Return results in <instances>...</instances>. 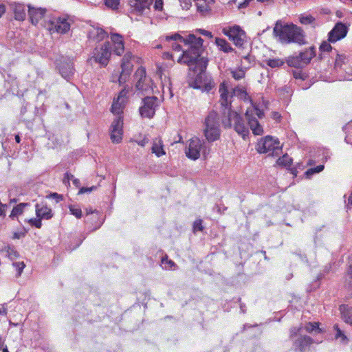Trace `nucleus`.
Listing matches in <instances>:
<instances>
[{
    "label": "nucleus",
    "instance_id": "nucleus-1",
    "mask_svg": "<svg viewBox=\"0 0 352 352\" xmlns=\"http://www.w3.org/2000/svg\"><path fill=\"white\" fill-rule=\"evenodd\" d=\"M166 40L179 41L189 46L188 49L184 51L182 54L178 58V63L192 66L197 64L199 60L203 51L204 42L201 37H197L194 34H189L186 38H184L179 34L175 33L171 36H166Z\"/></svg>",
    "mask_w": 352,
    "mask_h": 352
},
{
    "label": "nucleus",
    "instance_id": "nucleus-2",
    "mask_svg": "<svg viewBox=\"0 0 352 352\" xmlns=\"http://www.w3.org/2000/svg\"><path fill=\"white\" fill-rule=\"evenodd\" d=\"M233 94L245 102H250L252 106L247 109L245 113V118L252 133L255 135H261L263 133V128L260 124L258 118L261 119L264 117V111L253 103L244 87H235L233 89Z\"/></svg>",
    "mask_w": 352,
    "mask_h": 352
},
{
    "label": "nucleus",
    "instance_id": "nucleus-3",
    "mask_svg": "<svg viewBox=\"0 0 352 352\" xmlns=\"http://www.w3.org/2000/svg\"><path fill=\"white\" fill-rule=\"evenodd\" d=\"M274 33L279 37L282 42L286 43H296L304 45L305 42V34L302 30L294 24L285 25L274 28Z\"/></svg>",
    "mask_w": 352,
    "mask_h": 352
},
{
    "label": "nucleus",
    "instance_id": "nucleus-4",
    "mask_svg": "<svg viewBox=\"0 0 352 352\" xmlns=\"http://www.w3.org/2000/svg\"><path fill=\"white\" fill-rule=\"evenodd\" d=\"M73 17L68 14H62L58 16H52L44 20L43 26L51 34L56 33L65 34L70 31L74 23Z\"/></svg>",
    "mask_w": 352,
    "mask_h": 352
},
{
    "label": "nucleus",
    "instance_id": "nucleus-5",
    "mask_svg": "<svg viewBox=\"0 0 352 352\" xmlns=\"http://www.w3.org/2000/svg\"><path fill=\"white\" fill-rule=\"evenodd\" d=\"M221 122L225 128L233 126L234 131L243 139L249 135V128L245 125L243 118L236 111L229 110Z\"/></svg>",
    "mask_w": 352,
    "mask_h": 352
},
{
    "label": "nucleus",
    "instance_id": "nucleus-6",
    "mask_svg": "<svg viewBox=\"0 0 352 352\" xmlns=\"http://www.w3.org/2000/svg\"><path fill=\"white\" fill-rule=\"evenodd\" d=\"M256 150L258 153L278 156L282 153V146L278 138L267 135L257 142Z\"/></svg>",
    "mask_w": 352,
    "mask_h": 352
},
{
    "label": "nucleus",
    "instance_id": "nucleus-7",
    "mask_svg": "<svg viewBox=\"0 0 352 352\" xmlns=\"http://www.w3.org/2000/svg\"><path fill=\"white\" fill-rule=\"evenodd\" d=\"M315 56V47H309L300 52L298 54L289 56L285 62L289 67L303 68L310 63L311 60Z\"/></svg>",
    "mask_w": 352,
    "mask_h": 352
},
{
    "label": "nucleus",
    "instance_id": "nucleus-8",
    "mask_svg": "<svg viewBox=\"0 0 352 352\" xmlns=\"http://www.w3.org/2000/svg\"><path fill=\"white\" fill-rule=\"evenodd\" d=\"M204 135L209 142H214L220 137L219 118L215 111H211L205 119Z\"/></svg>",
    "mask_w": 352,
    "mask_h": 352
},
{
    "label": "nucleus",
    "instance_id": "nucleus-9",
    "mask_svg": "<svg viewBox=\"0 0 352 352\" xmlns=\"http://www.w3.org/2000/svg\"><path fill=\"white\" fill-rule=\"evenodd\" d=\"M222 32L233 42L235 46L243 47L246 38V33L239 25H235L232 27L224 28Z\"/></svg>",
    "mask_w": 352,
    "mask_h": 352
},
{
    "label": "nucleus",
    "instance_id": "nucleus-10",
    "mask_svg": "<svg viewBox=\"0 0 352 352\" xmlns=\"http://www.w3.org/2000/svg\"><path fill=\"white\" fill-rule=\"evenodd\" d=\"M158 105V98L156 96H147L143 98L142 105L139 108L141 117L148 119L153 118Z\"/></svg>",
    "mask_w": 352,
    "mask_h": 352
},
{
    "label": "nucleus",
    "instance_id": "nucleus-11",
    "mask_svg": "<svg viewBox=\"0 0 352 352\" xmlns=\"http://www.w3.org/2000/svg\"><path fill=\"white\" fill-rule=\"evenodd\" d=\"M214 82L210 77H208L204 73H199L196 77L189 82V86L193 89H201L203 91L209 92L214 87Z\"/></svg>",
    "mask_w": 352,
    "mask_h": 352
},
{
    "label": "nucleus",
    "instance_id": "nucleus-12",
    "mask_svg": "<svg viewBox=\"0 0 352 352\" xmlns=\"http://www.w3.org/2000/svg\"><path fill=\"white\" fill-rule=\"evenodd\" d=\"M123 117L118 116L112 122L110 127V138L113 143L119 144L122 140Z\"/></svg>",
    "mask_w": 352,
    "mask_h": 352
},
{
    "label": "nucleus",
    "instance_id": "nucleus-13",
    "mask_svg": "<svg viewBox=\"0 0 352 352\" xmlns=\"http://www.w3.org/2000/svg\"><path fill=\"white\" fill-rule=\"evenodd\" d=\"M111 48L109 41L104 43L99 50L96 48L94 56L95 60L103 66L107 65L111 54Z\"/></svg>",
    "mask_w": 352,
    "mask_h": 352
},
{
    "label": "nucleus",
    "instance_id": "nucleus-14",
    "mask_svg": "<svg viewBox=\"0 0 352 352\" xmlns=\"http://www.w3.org/2000/svg\"><path fill=\"white\" fill-rule=\"evenodd\" d=\"M129 90L124 88L120 91L118 97L113 99L111 111L113 114L118 115V116H122L123 109L127 102V94Z\"/></svg>",
    "mask_w": 352,
    "mask_h": 352
},
{
    "label": "nucleus",
    "instance_id": "nucleus-15",
    "mask_svg": "<svg viewBox=\"0 0 352 352\" xmlns=\"http://www.w3.org/2000/svg\"><path fill=\"white\" fill-rule=\"evenodd\" d=\"M219 92L220 94L219 102L221 105L225 108L223 113L227 115L228 111L232 110L231 98L234 96L233 91L230 94L226 82H223L219 85Z\"/></svg>",
    "mask_w": 352,
    "mask_h": 352
},
{
    "label": "nucleus",
    "instance_id": "nucleus-16",
    "mask_svg": "<svg viewBox=\"0 0 352 352\" xmlns=\"http://www.w3.org/2000/svg\"><path fill=\"white\" fill-rule=\"evenodd\" d=\"M202 143L198 138H192L189 140L186 148V155L188 158L196 160L200 157Z\"/></svg>",
    "mask_w": 352,
    "mask_h": 352
},
{
    "label": "nucleus",
    "instance_id": "nucleus-17",
    "mask_svg": "<svg viewBox=\"0 0 352 352\" xmlns=\"http://www.w3.org/2000/svg\"><path fill=\"white\" fill-rule=\"evenodd\" d=\"M28 12L31 23L34 25H36L45 16L47 9L45 8L28 4Z\"/></svg>",
    "mask_w": 352,
    "mask_h": 352
},
{
    "label": "nucleus",
    "instance_id": "nucleus-18",
    "mask_svg": "<svg viewBox=\"0 0 352 352\" xmlns=\"http://www.w3.org/2000/svg\"><path fill=\"white\" fill-rule=\"evenodd\" d=\"M347 32V27L344 23L338 22L329 32V41L334 43L344 38L346 36Z\"/></svg>",
    "mask_w": 352,
    "mask_h": 352
},
{
    "label": "nucleus",
    "instance_id": "nucleus-19",
    "mask_svg": "<svg viewBox=\"0 0 352 352\" xmlns=\"http://www.w3.org/2000/svg\"><path fill=\"white\" fill-rule=\"evenodd\" d=\"M314 343V339L309 336L300 335L293 340L295 351L305 352Z\"/></svg>",
    "mask_w": 352,
    "mask_h": 352
},
{
    "label": "nucleus",
    "instance_id": "nucleus-20",
    "mask_svg": "<svg viewBox=\"0 0 352 352\" xmlns=\"http://www.w3.org/2000/svg\"><path fill=\"white\" fill-rule=\"evenodd\" d=\"M135 78L137 79L135 87L140 91H147L150 88V80L146 77V69L143 67L138 68L135 73Z\"/></svg>",
    "mask_w": 352,
    "mask_h": 352
},
{
    "label": "nucleus",
    "instance_id": "nucleus-21",
    "mask_svg": "<svg viewBox=\"0 0 352 352\" xmlns=\"http://www.w3.org/2000/svg\"><path fill=\"white\" fill-rule=\"evenodd\" d=\"M153 0H129V5L132 12L142 15L145 10H149Z\"/></svg>",
    "mask_w": 352,
    "mask_h": 352
},
{
    "label": "nucleus",
    "instance_id": "nucleus-22",
    "mask_svg": "<svg viewBox=\"0 0 352 352\" xmlns=\"http://www.w3.org/2000/svg\"><path fill=\"white\" fill-rule=\"evenodd\" d=\"M35 212L36 217H39L42 219L49 220L53 217L52 209L46 204H36L35 205Z\"/></svg>",
    "mask_w": 352,
    "mask_h": 352
},
{
    "label": "nucleus",
    "instance_id": "nucleus-23",
    "mask_svg": "<svg viewBox=\"0 0 352 352\" xmlns=\"http://www.w3.org/2000/svg\"><path fill=\"white\" fill-rule=\"evenodd\" d=\"M339 311L342 320L352 327V307L342 304L339 306Z\"/></svg>",
    "mask_w": 352,
    "mask_h": 352
},
{
    "label": "nucleus",
    "instance_id": "nucleus-24",
    "mask_svg": "<svg viewBox=\"0 0 352 352\" xmlns=\"http://www.w3.org/2000/svg\"><path fill=\"white\" fill-rule=\"evenodd\" d=\"M196 3L197 11L203 16L209 14L211 12V6L214 4V0H197Z\"/></svg>",
    "mask_w": 352,
    "mask_h": 352
},
{
    "label": "nucleus",
    "instance_id": "nucleus-25",
    "mask_svg": "<svg viewBox=\"0 0 352 352\" xmlns=\"http://www.w3.org/2000/svg\"><path fill=\"white\" fill-rule=\"evenodd\" d=\"M133 67V66L131 62H122V72L118 79L120 84L126 81V78L129 76L131 72H132Z\"/></svg>",
    "mask_w": 352,
    "mask_h": 352
},
{
    "label": "nucleus",
    "instance_id": "nucleus-26",
    "mask_svg": "<svg viewBox=\"0 0 352 352\" xmlns=\"http://www.w3.org/2000/svg\"><path fill=\"white\" fill-rule=\"evenodd\" d=\"M151 149L152 153H155L157 157H161L166 154L161 138H157L153 140Z\"/></svg>",
    "mask_w": 352,
    "mask_h": 352
},
{
    "label": "nucleus",
    "instance_id": "nucleus-27",
    "mask_svg": "<svg viewBox=\"0 0 352 352\" xmlns=\"http://www.w3.org/2000/svg\"><path fill=\"white\" fill-rule=\"evenodd\" d=\"M215 44L219 47V50L225 53H228L234 50L230 44L224 38H216Z\"/></svg>",
    "mask_w": 352,
    "mask_h": 352
},
{
    "label": "nucleus",
    "instance_id": "nucleus-28",
    "mask_svg": "<svg viewBox=\"0 0 352 352\" xmlns=\"http://www.w3.org/2000/svg\"><path fill=\"white\" fill-rule=\"evenodd\" d=\"M320 323L319 322H308L305 324L304 329L307 333L317 332L322 333L323 332L322 329L320 328Z\"/></svg>",
    "mask_w": 352,
    "mask_h": 352
},
{
    "label": "nucleus",
    "instance_id": "nucleus-29",
    "mask_svg": "<svg viewBox=\"0 0 352 352\" xmlns=\"http://www.w3.org/2000/svg\"><path fill=\"white\" fill-rule=\"evenodd\" d=\"M29 204L28 203H21L16 206L13 208V209L11 211V213L10 214V217L11 219H14L15 217H17L18 216L23 214L24 209L25 207H27Z\"/></svg>",
    "mask_w": 352,
    "mask_h": 352
},
{
    "label": "nucleus",
    "instance_id": "nucleus-30",
    "mask_svg": "<svg viewBox=\"0 0 352 352\" xmlns=\"http://www.w3.org/2000/svg\"><path fill=\"white\" fill-rule=\"evenodd\" d=\"M276 164L278 166L289 168L292 164V158L285 154L276 160Z\"/></svg>",
    "mask_w": 352,
    "mask_h": 352
},
{
    "label": "nucleus",
    "instance_id": "nucleus-31",
    "mask_svg": "<svg viewBox=\"0 0 352 352\" xmlns=\"http://www.w3.org/2000/svg\"><path fill=\"white\" fill-rule=\"evenodd\" d=\"M14 18L16 20L24 21L25 19V16H26L25 11L23 6L21 5L16 6L14 10Z\"/></svg>",
    "mask_w": 352,
    "mask_h": 352
},
{
    "label": "nucleus",
    "instance_id": "nucleus-32",
    "mask_svg": "<svg viewBox=\"0 0 352 352\" xmlns=\"http://www.w3.org/2000/svg\"><path fill=\"white\" fill-rule=\"evenodd\" d=\"M333 329L336 331L335 338L340 339V341L342 343L347 344L349 342V339L346 337V336L344 333V332L340 329L338 324H335L333 325Z\"/></svg>",
    "mask_w": 352,
    "mask_h": 352
},
{
    "label": "nucleus",
    "instance_id": "nucleus-33",
    "mask_svg": "<svg viewBox=\"0 0 352 352\" xmlns=\"http://www.w3.org/2000/svg\"><path fill=\"white\" fill-rule=\"evenodd\" d=\"M232 78L236 80H239L245 78V70L242 68L232 69L230 71Z\"/></svg>",
    "mask_w": 352,
    "mask_h": 352
},
{
    "label": "nucleus",
    "instance_id": "nucleus-34",
    "mask_svg": "<svg viewBox=\"0 0 352 352\" xmlns=\"http://www.w3.org/2000/svg\"><path fill=\"white\" fill-rule=\"evenodd\" d=\"M284 63L285 61L280 58H269L266 60V64L272 68L281 67Z\"/></svg>",
    "mask_w": 352,
    "mask_h": 352
},
{
    "label": "nucleus",
    "instance_id": "nucleus-35",
    "mask_svg": "<svg viewBox=\"0 0 352 352\" xmlns=\"http://www.w3.org/2000/svg\"><path fill=\"white\" fill-rule=\"evenodd\" d=\"M95 38L97 41H101L108 37V34L102 28H98L95 30Z\"/></svg>",
    "mask_w": 352,
    "mask_h": 352
},
{
    "label": "nucleus",
    "instance_id": "nucleus-36",
    "mask_svg": "<svg viewBox=\"0 0 352 352\" xmlns=\"http://www.w3.org/2000/svg\"><path fill=\"white\" fill-rule=\"evenodd\" d=\"M300 23L303 25L314 24L316 19L311 15H301L299 18Z\"/></svg>",
    "mask_w": 352,
    "mask_h": 352
},
{
    "label": "nucleus",
    "instance_id": "nucleus-37",
    "mask_svg": "<svg viewBox=\"0 0 352 352\" xmlns=\"http://www.w3.org/2000/svg\"><path fill=\"white\" fill-rule=\"evenodd\" d=\"M12 266L14 267V268L15 269V270L16 272V276L19 277V276H21V275L23 271V269L25 267V264L23 261L14 262L12 263Z\"/></svg>",
    "mask_w": 352,
    "mask_h": 352
},
{
    "label": "nucleus",
    "instance_id": "nucleus-38",
    "mask_svg": "<svg viewBox=\"0 0 352 352\" xmlns=\"http://www.w3.org/2000/svg\"><path fill=\"white\" fill-rule=\"evenodd\" d=\"M69 211L72 214L75 216L77 219H80L82 215L81 209L75 205H70L69 206Z\"/></svg>",
    "mask_w": 352,
    "mask_h": 352
},
{
    "label": "nucleus",
    "instance_id": "nucleus-39",
    "mask_svg": "<svg viewBox=\"0 0 352 352\" xmlns=\"http://www.w3.org/2000/svg\"><path fill=\"white\" fill-rule=\"evenodd\" d=\"M124 50V41H121L120 42L113 44V51L118 56H121Z\"/></svg>",
    "mask_w": 352,
    "mask_h": 352
},
{
    "label": "nucleus",
    "instance_id": "nucleus-40",
    "mask_svg": "<svg viewBox=\"0 0 352 352\" xmlns=\"http://www.w3.org/2000/svg\"><path fill=\"white\" fill-rule=\"evenodd\" d=\"M161 262L162 264L167 265V266L166 265L164 266V268L166 270H172L173 267H175L176 266L175 263L172 260H169L168 258L167 255H165V256L162 257Z\"/></svg>",
    "mask_w": 352,
    "mask_h": 352
},
{
    "label": "nucleus",
    "instance_id": "nucleus-41",
    "mask_svg": "<svg viewBox=\"0 0 352 352\" xmlns=\"http://www.w3.org/2000/svg\"><path fill=\"white\" fill-rule=\"evenodd\" d=\"M331 43L329 41V39L327 41H323L320 47L319 50L320 52H329L332 50L333 47L331 45Z\"/></svg>",
    "mask_w": 352,
    "mask_h": 352
},
{
    "label": "nucleus",
    "instance_id": "nucleus-42",
    "mask_svg": "<svg viewBox=\"0 0 352 352\" xmlns=\"http://www.w3.org/2000/svg\"><path fill=\"white\" fill-rule=\"evenodd\" d=\"M324 165H318L315 168H309L308 170H307V171L305 172V174L307 177H309V176H311L315 173H318L321 172L322 170H324Z\"/></svg>",
    "mask_w": 352,
    "mask_h": 352
},
{
    "label": "nucleus",
    "instance_id": "nucleus-43",
    "mask_svg": "<svg viewBox=\"0 0 352 352\" xmlns=\"http://www.w3.org/2000/svg\"><path fill=\"white\" fill-rule=\"evenodd\" d=\"M28 223L31 226L35 227L36 228H41L42 226V219L39 217H36V218H31L28 220Z\"/></svg>",
    "mask_w": 352,
    "mask_h": 352
},
{
    "label": "nucleus",
    "instance_id": "nucleus-44",
    "mask_svg": "<svg viewBox=\"0 0 352 352\" xmlns=\"http://www.w3.org/2000/svg\"><path fill=\"white\" fill-rule=\"evenodd\" d=\"M120 0H104L105 6L112 10H117Z\"/></svg>",
    "mask_w": 352,
    "mask_h": 352
},
{
    "label": "nucleus",
    "instance_id": "nucleus-45",
    "mask_svg": "<svg viewBox=\"0 0 352 352\" xmlns=\"http://www.w3.org/2000/svg\"><path fill=\"white\" fill-rule=\"evenodd\" d=\"M204 230V226L202 225V220L200 219H196L193 223V230L196 231H202Z\"/></svg>",
    "mask_w": 352,
    "mask_h": 352
},
{
    "label": "nucleus",
    "instance_id": "nucleus-46",
    "mask_svg": "<svg viewBox=\"0 0 352 352\" xmlns=\"http://www.w3.org/2000/svg\"><path fill=\"white\" fill-rule=\"evenodd\" d=\"M74 178V175L68 172H66L65 173L63 182L66 186H70V180Z\"/></svg>",
    "mask_w": 352,
    "mask_h": 352
},
{
    "label": "nucleus",
    "instance_id": "nucleus-47",
    "mask_svg": "<svg viewBox=\"0 0 352 352\" xmlns=\"http://www.w3.org/2000/svg\"><path fill=\"white\" fill-rule=\"evenodd\" d=\"M302 327H292L289 329V338H293L300 332Z\"/></svg>",
    "mask_w": 352,
    "mask_h": 352
},
{
    "label": "nucleus",
    "instance_id": "nucleus-48",
    "mask_svg": "<svg viewBox=\"0 0 352 352\" xmlns=\"http://www.w3.org/2000/svg\"><path fill=\"white\" fill-rule=\"evenodd\" d=\"M111 40L113 42V44H116L121 41H123L122 36L119 34H112L111 35Z\"/></svg>",
    "mask_w": 352,
    "mask_h": 352
},
{
    "label": "nucleus",
    "instance_id": "nucleus-49",
    "mask_svg": "<svg viewBox=\"0 0 352 352\" xmlns=\"http://www.w3.org/2000/svg\"><path fill=\"white\" fill-rule=\"evenodd\" d=\"M272 118L277 123L280 122L282 116L278 111H273L271 115Z\"/></svg>",
    "mask_w": 352,
    "mask_h": 352
},
{
    "label": "nucleus",
    "instance_id": "nucleus-50",
    "mask_svg": "<svg viewBox=\"0 0 352 352\" xmlns=\"http://www.w3.org/2000/svg\"><path fill=\"white\" fill-rule=\"evenodd\" d=\"M97 188L96 186H92L91 187L87 188V187H82L80 188L78 193L79 194H84L87 192H90L94 190H96Z\"/></svg>",
    "mask_w": 352,
    "mask_h": 352
},
{
    "label": "nucleus",
    "instance_id": "nucleus-51",
    "mask_svg": "<svg viewBox=\"0 0 352 352\" xmlns=\"http://www.w3.org/2000/svg\"><path fill=\"white\" fill-rule=\"evenodd\" d=\"M183 9L188 10L191 6L190 0H179Z\"/></svg>",
    "mask_w": 352,
    "mask_h": 352
},
{
    "label": "nucleus",
    "instance_id": "nucleus-52",
    "mask_svg": "<svg viewBox=\"0 0 352 352\" xmlns=\"http://www.w3.org/2000/svg\"><path fill=\"white\" fill-rule=\"evenodd\" d=\"M344 287L350 294L352 295V279H346L344 283Z\"/></svg>",
    "mask_w": 352,
    "mask_h": 352
},
{
    "label": "nucleus",
    "instance_id": "nucleus-53",
    "mask_svg": "<svg viewBox=\"0 0 352 352\" xmlns=\"http://www.w3.org/2000/svg\"><path fill=\"white\" fill-rule=\"evenodd\" d=\"M154 8L156 10L162 11L163 9V1L162 0H155L154 4Z\"/></svg>",
    "mask_w": 352,
    "mask_h": 352
},
{
    "label": "nucleus",
    "instance_id": "nucleus-54",
    "mask_svg": "<svg viewBox=\"0 0 352 352\" xmlns=\"http://www.w3.org/2000/svg\"><path fill=\"white\" fill-rule=\"evenodd\" d=\"M346 274L350 279H352V261L349 263L346 268Z\"/></svg>",
    "mask_w": 352,
    "mask_h": 352
},
{
    "label": "nucleus",
    "instance_id": "nucleus-55",
    "mask_svg": "<svg viewBox=\"0 0 352 352\" xmlns=\"http://www.w3.org/2000/svg\"><path fill=\"white\" fill-rule=\"evenodd\" d=\"M293 76L296 79H304V74L300 71L294 72Z\"/></svg>",
    "mask_w": 352,
    "mask_h": 352
},
{
    "label": "nucleus",
    "instance_id": "nucleus-56",
    "mask_svg": "<svg viewBox=\"0 0 352 352\" xmlns=\"http://www.w3.org/2000/svg\"><path fill=\"white\" fill-rule=\"evenodd\" d=\"M198 31L204 36H208V38H212V34L210 32L208 31V30H202V29H199L198 30Z\"/></svg>",
    "mask_w": 352,
    "mask_h": 352
},
{
    "label": "nucleus",
    "instance_id": "nucleus-57",
    "mask_svg": "<svg viewBox=\"0 0 352 352\" xmlns=\"http://www.w3.org/2000/svg\"><path fill=\"white\" fill-rule=\"evenodd\" d=\"M171 47L172 49L174 50V51H177V52H179L182 50V46L178 44V43H173L172 45H171Z\"/></svg>",
    "mask_w": 352,
    "mask_h": 352
},
{
    "label": "nucleus",
    "instance_id": "nucleus-58",
    "mask_svg": "<svg viewBox=\"0 0 352 352\" xmlns=\"http://www.w3.org/2000/svg\"><path fill=\"white\" fill-rule=\"evenodd\" d=\"M8 254H9V256L12 258L19 256V253L13 249L10 250V251H8Z\"/></svg>",
    "mask_w": 352,
    "mask_h": 352
},
{
    "label": "nucleus",
    "instance_id": "nucleus-59",
    "mask_svg": "<svg viewBox=\"0 0 352 352\" xmlns=\"http://www.w3.org/2000/svg\"><path fill=\"white\" fill-rule=\"evenodd\" d=\"M131 58H132V54L131 53H127L124 56L122 62H125V61L131 62Z\"/></svg>",
    "mask_w": 352,
    "mask_h": 352
},
{
    "label": "nucleus",
    "instance_id": "nucleus-60",
    "mask_svg": "<svg viewBox=\"0 0 352 352\" xmlns=\"http://www.w3.org/2000/svg\"><path fill=\"white\" fill-rule=\"evenodd\" d=\"M7 308L3 305H0V315H6Z\"/></svg>",
    "mask_w": 352,
    "mask_h": 352
},
{
    "label": "nucleus",
    "instance_id": "nucleus-61",
    "mask_svg": "<svg viewBox=\"0 0 352 352\" xmlns=\"http://www.w3.org/2000/svg\"><path fill=\"white\" fill-rule=\"evenodd\" d=\"M249 5V2L246 0H244L243 2L240 3L238 6L239 9L246 8Z\"/></svg>",
    "mask_w": 352,
    "mask_h": 352
},
{
    "label": "nucleus",
    "instance_id": "nucleus-62",
    "mask_svg": "<svg viewBox=\"0 0 352 352\" xmlns=\"http://www.w3.org/2000/svg\"><path fill=\"white\" fill-rule=\"evenodd\" d=\"M260 3H265L266 5H272L274 3V0H256Z\"/></svg>",
    "mask_w": 352,
    "mask_h": 352
},
{
    "label": "nucleus",
    "instance_id": "nucleus-63",
    "mask_svg": "<svg viewBox=\"0 0 352 352\" xmlns=\"http://www.w3.org/2000/svg\"><path fill=\"white\" fill-rule=\"evenodd\" d=\"M163 58L165 59H172L173 55L170 52H164L163 54Z\"/></svg>",
    "mask_w": 352,
    "mask_h": 352
},
{
    "label": "nucleus",
    "instance_id": "nucleus-64",
    "mask_svg": "<svg viewBox=\"0 0 352 352\" xmlns=\"http://www.w3.org/2000/svg\"><path fill=\"white\" fill-rule=\"evenodd\" d=\"M290 173L294 176L296 177L298 175V170L296 168H289Z\"/></svg>",
    "mask_w": 352,
    "mask_h": 352
}]
</instances>
